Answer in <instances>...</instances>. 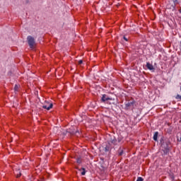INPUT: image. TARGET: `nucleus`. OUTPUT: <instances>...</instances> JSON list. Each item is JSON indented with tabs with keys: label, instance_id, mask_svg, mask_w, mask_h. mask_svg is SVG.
Instances as JSON below:
<instances>
[{
	"label": "nucleus",
	"instance_id": "nucleus-1",
	"mask_svg": "<svg viewBox=\"0 0 181 181\" xmlns=\"http://www.w3.org/2000/svg\"><path fill=\"white\" fill-rule=\"evenodd\" d=\"M28 43L30 47V49H35V46H36V42H35V38L32 36H28L27 37Z\"/></svg>",
	"mask_w": 181,
	"mask_h": 181
},
{
	"label": "nucleus",
	"instance_id": "nucleus-2",
	"mask_svg": "<svg viewBox=\"0 0 181 181\" xmlns=\"http://www.w3.org/2000/svg\"><path fill=\"white\" fill-rule=\"evenodd\" d=\"M112 100V98L108 97V96H107V95H105V94L103 95V97H102V98H101V101H102L103 103H105V101H108V100L111 101Z\"/></svg>",
	"mask_w": 181,
	"mask_h": 181
},
{
	"label": "nucleus",
	"instance_id": "nucleus-3",
	"mask_svg": "<svg viewBox=\"0 0 181 181\" xmlns=\"http://www.w3.org/2000/svg\"><path fill=\"white\" fill-rule=\"evenodd\" d=\"M42 108H45V110H47L49 111V110H51V108H53V103H47L45 105H43Z\"/></svg>",
	"mask_w": 181,
	"mask_h": 181
},
{
	"label": "nucleus",
	"instance_id": "nucleus-4",
	"mask_svg": "<svg viewBox=\"0 0 181 181\" xmlns=\"http://www.w3.org/2000/svg\"><path fill=\"white\" fill-rule=\"evenodd\" d=\"M146 67H147V69H148V70H155V68H153V65H152L149 62L146 63Z\"/></svg>",
	"mask_w": 181,
	"mask_h": 181
},
{
	"label": "nucleus",
	"instance_id": "nucleus-5",
	"mask_svg": "<svg viewBox=\"0 0 181 181\" xmlns=\"http://www.w3.org/2000/svg\"><path fill=\"white\" fill-rule=\"evenodd\" d=\"M134 104H135V102H134V101L128 102L127 103H126V107H131L132 105H134Z\"/></svg>",
	"mask_w": 181,
	"mask_h": 181
},
{
	"label": "nucleus",
	"instance_id": "nucleus-6",
	"mask_svg": "<svg viewBox=\"0 0 181 181\" xmlns=\"http://www.w3.org/2000/svg\"><path fill=\"white\" fill-rule=\"evenodd\" d=\"M158 132H155V134H154V135H153V140L154 141H158Z\"/></svg>",
	"mask_w": 181,
	"mask_h": 181
},
{
	"label": "nucleus",
	"instance_id": "nucleus-7",
	"mask_svg": "<svg viewBox=\"0 0 181 181\" xmlns=\"http://www.w3.org/2000/svg\"><path fill=\"white\" fill-rule=\"evenodd\" d=\"M14 91H19V86L15 85V86H14Z\"/></svg>",
	"mask_w": 181,
	"mask_h": 181
},
{
	"label": "nucleus",
	"instance_id": "nucleus-8",
	"mask_svg": "<svg viewBox=\"0 0 181 181\" xmlns=\"http://www.w3.org/2000/svg\"><path fill=\"white\" fill-rule=\"evenodd\" d=\"M82 170H83V172H81V175L82 176H84V175H86V169L82 168Z\"/></svg>",
	"mask_w": 181,
	"mask_h": 181
},
{
	"label": "nucleus",
	"instance_id": "nucleus-9",
	"mask_svg": "<svg viewBox=\"0 0 181 181\" xmlns=\"http://www.w3.org/2000/svg\"><path fill=\"white\" fill-rule=\"evenodd\" d=\"M175 98H176V100H181V95H177Z\"/></svg>",
	"mask_w": 181,
	"mask_h": 181
},
{
	"label": "nucleus",
	"instance_id": "nucleus-10",
	"mask_svg": "<svg viewBox=\"0 0 181 181\" xmlns=\"http://www.w3.org/2000/svg\"><path fill=\"white\" fill-rule=\"evenodd\" d=\"M76 162H77V163H81V158H78L76 159Z\"/></svg>",
	"mask_w": 181,
	"mask_h": 181
},
{
	"label": "nucleus",
	"instance_id": "nucleus-11",
	"mask_svg": "<svg viewBox=\"0 0 181 181\" xmlns=\"http://www.w3.org/2000/svg\"><path fill=\"white\" fill-rule=\"evenodd\" d=\"M136 181H144V178H142L141 177H139L137 178Z\"/></svg>",
	"mask_w": 181,
	"mask_h": 181
},
{
	"label": "nucleus",
	"instance_id": "nucleus-12",
	"mask_svg": "<svg viewBox=\"0 0 181 181\" xmlns=\"http://www.w3.org/2000/svg\"><path fill=\"white\" fill-rule=\"evenodd\" d=\"M173 2H174V4H175V5H177V0H173Z\"/></svg>",
	"mask_w": 181,
	"mask_h": 181
},
{
	"label": "nucleus",
	"instance_id": "nucleus-13",
	"mask_svg": "<svg viewBox=\"0 0 181 181\" xmlns=\"http://www.w3.org/2000/svg\"><path fill=\"white\" fill-rule=\"evenodd\" d=\"M123 39H124V40H125L126 42H128V38H127V37L124 36V37H123Z\"/></svg>",
	"mask_w": 181,
	"mask_h": 181
},
{
	"label": "nucleus",
	"instance_id": "nucleus-14",
	"mask_svg": "<svg viewBox=\"0 0 181 181\" xmlns=\"http://www.w3.org/2000/svg\"><path fill=\"white\" fill-rule=\"evenodd\" d=\"M78 64H83V60H79L78 61Z\"/></svg>",
	"mask_w": 181,
	"mask_h": 181
},
{
	"label": "nucleus",
	"instance_id": "nucleus-15",
	"mask_svg": "<svg viewBox=\"0 0 181 181\" xmlns=\"http://www.w3.org/2000/svg\"><path fill=\"white\" fill-rule=\"evenodd\" d=\"M122 153H123L122 151H120V152L119 153V156H122Z\"/></svg>",
	"mask_w": 181,
	"mask_h": 181
},
{
	"label": "nucleus",
	"instance_id": "nucleus-16",
	"mask_svg": "<svg viewBox=\"0 0 181 181\" xmlns=\"http://www.w3.org/2000/svg\"><path fill=\"white\" fill-rule=\"evenodd\" d=\"M21 174L19 173V174H18V175H16V177H21Z\"/></svg>",
	"mask_w": 181,
	"mask_h": 181
}]
</instances>
